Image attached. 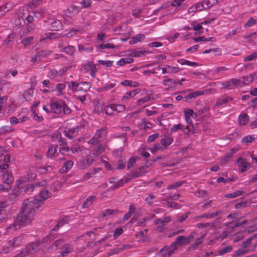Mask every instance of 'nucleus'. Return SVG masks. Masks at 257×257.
Returning <instances> with one entry per match:
<instances>
[{
	"label": "nucleus",
	"instance_id": "21",
	"mask_svg": "<svg viewBox=\"0 0 257 257\" xmlns=\"http://www.w3.org/2000/svg\"><path fill=\"white\" fill-rule=\"evenodd\" d=\"M79 7L76 6H71L65 12V15L68 17H72L77 15L80 11Z\"/></svg>",
	"mask_w": 257,
	"mask_h": 257
},
{
	"label": "nucleus",
	"instance_id": "31",
	"mask_svg": "<svg viewBox=\"0 0 257 257\" xmlns=\"http://www.w3.org/2000/svg\"><path fill=\"white\" fill-rule=\"evenodd\" d=\"M15 128L10 125H4L0 127V136L4 135L7 133L12 132Z\"/></svg>",
	"mask_w": 257,
	"mask_h": 257
},
{
	"label": "nucleus",
	"instance_id": "51",
	"mask_svg": "<svg viewBox=\"0 0 257 257\" xmlns=\"http://www.w3.org/2000/svg\"><path fill=\"white\" fill-rule=\"evenodd\" d=\"M104 111L107 115H113V110L111 104L106 105L104 108Z\"/></svg>",
	"mask_w": 257,
	"mask_h": 257
},
{
	"label": "nucleus",
	"instance_id": "18",
	"mask_svg": "<svg viewBox=\"0 0 257 257\" xmlns=\"http://www.w3.org/2000/svg\"><path fill=\"white\" fill-rule=\"evenodd\" d=\"M74 250L73 246L69 243H65L63 244V247L61 248L60 251L62 256L65 257L68 255L70 252H72Z\"/></svg>",
	"mask_w": 257,
	"mask_h": 257
},
{
	"label": "nucleus",
	"instance_id": "45",
	"mask_svg": "<svg viewBox=\"0 0 257 257\" xmlns=\"http://www.w3.org/2000/svg\"><path fill=\"white\" fill-rule=\"evenodd\" d=\"M184 116H190L194 118V116H197V114L194 112V111L190 108H186L184 110Z\"/></svg>",
	"mask_w": 257,
	"mask_h": 257
},
{
	"label": "nucleus",
	"instance_id": "19",
	"mask_svg": "<svg viewBox=\"0 0 257 257\" xmlns=\"http://www.w3.org/2000/svg\"><path fill=\"white\" fill-rule=\"evenodd\" d=\"M68 87L73 92L82 91L81 85L80 82L77 81H69L67 82Z\"/></svg>",
	"mask_w": 257,
	"mask_h": 257
},
{
	"label": "nucleus",
	"instance_id": "15",
	"mask_svg": "<svg viewBox=\"0 0 257 257\" xmlns=\"http://www.w3.org/2000/svg\"><path fill=\"white\" fill-rule=\"evenodd\" d=\"M59 153L57 150V147L50 146L47 152V156L49 158L55 160L59 155Z\"/></svg>",
	"mask_w": 257,
	"mask_h": 257
},
{
	"label": "nucleus",
	"instance_id": "17",
	"mask_svg": "<svg viewBox=\"0 0 257 257\" xmlns=\"http://www.w3.org/2000/svg\"><path fill=\"white\" fill-rule=\"evenodd\" d=\"M79 128L78 127H72L67 130H65L64 132V135L70 139L76 137L78 135Z\"/></svg>",
	"mask_w": 257,
	"mask_h": 257
},
{
	"label": "nucleus",
	"instance_id": "6",
	"mask_svg": "<svg viewBox=\"0 0 257 257\" xmlns=\"http://www.w3.org/2000/svg\"><path fill=\"white\" fill-rule=\"evenodd\" d=\"M196 236H197V233L195 232H191L187 237L183 235L178 236L176 238L175 241L173 242V243H174L176 247L177 245L180 246L185 245L190 243L193 238Z\"/></svg>",
	"mask_w": 257,
	"mask_h": 257
},
{
	"label": "nucleus",
	"instance_id": "22",
	"mask_svg": "<svg viewBox=\"0 0 257 257\" xmlns=\"http://www.w3.org/2000/svg\"><path fill=\"white\" fill-rule=\"evenodd\" d=\"M205 236L206 234L199 235L197 233V236L194 237L193 238L196 239L195 242L192 244V247L194 249H196V248H197L198 246L203 242L205 237Z\"/></svg>",
	"mask_w": 257,
	"mask_h": 257
},
{
	"label": "nucleus",
	"instance_id": "44",
	"mask_svg": "<svg viewBox=\"0 0 257 257\" xmlns=\"http://www.w3.org/2000/svg\"><path fill=\"white\" fill-rule=\"evenodd\" d=\"M257 22V20L254 19L253 18H250L247 22L244 25V28H247L251 27L254 25Z\"/></svg>",
	"mask_w": 257,
	"mask_h": 257
},
{
	"label": "nucleus",
	"instance_id": "29",
	"mask_svg": "<svg viewBox=\"0 0 257 257\" xmlns=\"http://www.w3.org/2000/svg\"><path fill=\"white\" fill-rule=\"evenodd\" d=\"M249 120V116L246 113H242L238 116L239 124L241 125H245Z\"/></svg>",
	"mask_w": 257,
	"mask_h": 257
},
{
	"label": "nucleus",
	"instance_id": "42",
	"mask_svg": "<svg viewBox=\"0 0 257 257\" xmlns=\"http://www.w3.org/2000/svg\"><path fill=\"white\" fill-rule=\"evenodd\" d=\"M39 57V60H41L43 58L48 56L50 55L51 52L48 50H43L37 53Z\"/></svg>",
	"mask_w": 257,
	"mask_h": 257
},
{
	"label": "nucleus",
	"instance_id": "11",
	"mask_svg": "<svg viewBox=\"0 0 257 257\" xmlns=\"http://www.w3.org/2000/svg\"><path fill=\"white\" fill-rule=\"evenodd\" d=\"M176 249L174 243H172L170 246H165L160 250V252L163 257H169Z\"/></svg>",
	"mask_w": 257,
	"mask_h": 257
},
{
	"label": "nucleus",
	"instance_id": "57",
	"mask_svg": "<svg viewBox=\"0 0 257 257\" xmlns=\"http://www.w3.org/2000/svg\"><path fill=\"white\" fill-rule=\"evenodd\" d=\"M98 63L100 64L105 66L107 67H110L113 65V61L109 60H99Z\"/></svg>",
	"mask_w": 257,
	"mask_h": 257
},
{
	"label": "nucleus",
	"instance_id": "1",
	"mask_svg": "<svg viewBox=\"0 0 257 257\" xmlns=\"http://www.w3.org/2000/svg\"><path fill=\"white\" fill-rule=\"evenodd\" d=\"M47 185V184L38 188L39 193L35 199H27L24 201L21 211L16 217L14 216L13 222L6 228L7 233H11L31 223L33 219L36 210L51 195V192L46 187Z\"/></svg>",
	"mask_w": 257,
	"mask_h": 257
},
{
	"label": "nucleus",
	"instance_id": "43",
	"mask_svg": "<svg viewBox=\"0 0 257 257\" xmlns=\"http://www.w3.org/2000/svg\"><path fill=\"white\" fill-rule=\"evenodd\" d=\"M180 63L182 65H188V66H192V67H195L198 66V64L197 63L194 62H191V61H188V60H181Z\"/></svg>",
	"mask_w": 257,
	"mask_h": 257
},
{
	"label": "nucleus",
	"instance_id": "46",
	"mask_svg": "<svg viewBox=\"0 0 257 257\" xmlns=\"http://www.w3.org/2000/svg\"><path fill=\"white\" fill-rule=\"evenodd\" d=\"M78 50L80 52H86L87 53H91L93 50V48L92 47L86 48L82 45H79Z\"/></svg>",
	"mask_w": 257,
	"mask_h": 257
},
{
	"label": "nucleus",
	"instance_id": "64",
	"mask_svg": "<svg viewBox=\"0 0 257 257\" xmlns=\"http://www.w3.org/2000/svg\"><path fill=\"white\" fill-rule=\"evenodd\" d=\"M123 232L121 228H116L114 231L113 237L115 239L117 238Z\"/></svg>",
	"mask_w": 257,
	"mask_h": 257
},
{
	"label": "nucleus",
	"instance_id": "63",
	"mask_svg": "<svg viewBox=\"0 0 257 257\" xmlns=\"http://www.w3.org/2000/svg\"><path fill=\"white\" fill-rule=\"evenodd\" d=\"M150 97L148 96H145L144 98H142L139 99L137 101V104L139 105H141L142 104L148 102L150 100Z\"/></svg>",
	"mask_w": 257,
	"mask_h": 257
},
{
	"label": "nucleus",
	"instance_id": "59",
	"mask_svg": "<svg viewBox=\"0 0 257 257\" xmlns=\"http://www.w3.org/2000/svg\"><path fill=\"white\" fill-rule=\"evenodd\" d=\"M125 166V163L123 161H120L118 162V164L117 166H113L112 167L113 170H120L124 168Z\"/></svg>",
	"mask_w": 257,
	"mask_h": 257
},
{
	"label": "nucleus",
	"instance_id": "47",
	"mask_svg": "<svg viewBox=\"0 0 257 257\" xmlns=\"http://www.w3.org/2000/svg\"><path fill=\"white\" fill-rule=\"evenodd\" d=\"M253 75L252 74H250L248 76L243 77V81L241 82L245 84H248L253 81Z\"/></svg>",
	"mask_w": 257,
	"mask_h": 257
},
{
	"label": "nucleus",
	"instance_id": "40",
	"mask_svg": "<svg viewBox=\"0 0 257 257\" xmlns=\"http://www.w3.org/2000/svg\"><path fill=\"white\" fill-rule=\"evenodd\" d=\"M162 84L164 86L171 87L173 85L177 84V81L172 79H164L162 81Z\"/></svg>",
	"mask_w": 257,
	"mask_h": 257
},
{
	"label": "nucleus",
	"instance_id": "50",
	"mask_svg": "<svg viewBox=\"0 0 257 257\" xmlns=\"http://www.w3.org/2000/svg\"><path fill=\"white\" fill-rule=\"evenodd\" d=\"M46 11L45 9L38 10L34 12V14L37 17H43L46 15Z\"/></svg>",
	"mask_w": 257,
	"mask_h": 257
},
{
	"label": "nucleus",
	"instance_id": "10",
	"mask_svg": "<svg viewBox=\"0 0 257 257\" xmlns=\"http://www.w3.org/2000/svg\"><path fill=\"white\" fill-rule=\"evenodd\" d=\"M37 176L35 169L33 168L30 169L27 172V177H22L20 179V185L24 182L32 181L36 178Z\"/></svg>",
	"mask_w": 257,
	"mask_h": 257
},
{
	"label": "nucleus",
	"instance_id": "3",
	"mask_svg": "<svg viewBox=\"0 0 257 257\" xmlns=\"http://www.w3.org/2000/svg\"><path fill=\"white\" fill-rule=\"evenodd\" d=\"M107 132L105 128H102L96 131L94 137L89 141V143L95 146V149L96 153H92L94 156H97L101 153L103 152L105 149V146L99 143L101 139L105 137Z\"/></svg>",
	"mask_w": 257,
	"mask_h": 257
},
{
	"label": "nucleus",
	"instance_id": "28",
	"mask_svg": "<svg viewBox=\"0 0 257 257\" xmlns=\"http://www.w3.org/2000/svg\"><path fill=\"white\" fill-rule=\"evenodd\" d=\"M139 91L138 89H135L132 91H129L126 92L125 95L122 97L121 99L123 101H125L127 99H130L136 96Z\"/></svg>",
	"mask_w": 257,
	"mask_h": 257
},
{
	"label": "nucleus",
	"instance_id": "12",
	"mask_svg": "<svg viewBox=\"0 0 257 257\" xmlns=\"http://www.w3.org/2000/svg\"><path fill=\"white\" fill-rule=\"evenodd\" d=\"M47 23L50 25V29L52 31H59L62 28V24L59 20L49 19Z\"/></svg>",
	"mask_w": 257,
	"mask_h": 257
},
{
	"label": "nucleus",
	"instance_id": "24",
	"mask_svg": "<svg viewBox=\"0 0 257 257\" xmlns=\"http://www.w3.org/2000/svg\"><path fill=\"white\" fill-rule=\"evenodd\" d=\"M23 239L24 237L23 236H17L9 241V246L13 247L19 246L22 243Z\"/></svg>",
	"mask_w": 257,
	"mask_h": 257
},
{
	"label": "nucleus",
	"instance_id": "52",
	"mask_svg": "<svg viewBox=\"0 0 257 257\" xmlns=\"http://www.w3.org/2000/svg\"><path fill=\"white\" fill-rule=\"evenodd\" d=\"M229 100V98L228 97H223L220 98L216 101L215 105L217 106L223 105L226 104Z\"/></svg>",
	"mask_w": 257,
	"mask_h": 257
},
{
	"label": "nucleus",
	"instance_id": "33",
	"mask_svg": "<svg viewBox=\"0 0 257 257\" xmlns=\"http://www.w3.org/2000/svg\"><path fill=\"white\" fill-rule=\"evenodd\" d=\"M134 61V59L132 57H125L120 59L116 63L117 65L122 66L125 64H130Z\"/></svg>",
	"mask_w": 257,
	"mask_h": 257
},
{
	"label": "nucleus",
	"instance_id": "30",
	"mask_svg": "<svg viewBox=\"0 0 257 257\" xmlns=\"http://www.w3.org/2000/svg\"><path fill=\"white\" fill-rule=\"evenodd\" d=\"M61 37H63V35L57 33H46L45 37L40 40H44L45 39H48L50 40L55 39Z\"/></svg>",
	"mask_w": 257,
	"mask_h": 257
},
{
	"label": "nucleus",
	"instance_id": "49",
	"mask_svg": "<svg viewBox=\"0 0 257 257\" xmlns=\"http://www.w3.org/2000/svg\"><path fill=\"white\" fill-rule=\"evenodd\" d=\"M183 182L182 181H179L177 182H175L173 183V184L169 185L167 187V189L170 190V189H176L177 188L179 187L183 184Z\"/></svg>",
	"mask_w": 257,
	"mask_h": 257
},
{
	"label": "nucleus",
	"instance_id": "5",
	"mask_svg": "<svg viewBox=\"0 0 257 257\" xmlns=\"http://www.w3.org/2000/svg\"><path fill=\"white\" fill-rule=\"evenodd\" d=\"M66 241V239H65L64 238H59L56 240L52 244H51L49 247H48L46 250H44V248H45L46 245L47 244H46L45 247H42L41 249H39V251L37 252L36 253H38L40 252L41 250H42V252L43 253H46L47 252H50V251H56L58 249H61V248L63 247V244H64V242ZM32 252V253H34L33 251H31L30 252Z\"/></svg>",
	"mask_w": 257,
	"mask_h": 257
},
{
	"label": "nucleus",
	"instance_id": "55",
	"mask_svg": "<svg viewBox=\"0 0 257 257\" xmlns=\"http://www.w3.org/2000/svg\"><path fill=\"white\" fill-rule=\"evenodd\" d=\"M115 86V83H108L102 87V90L104 91H108L113 88Z\"/></svg>",
	"mask_w": 257,
	"mask_h": 257
},
{
	"label": "nucleus",
	"instance_id": "61",
	"mask_svg": "<svg viewBox=\"0 0 257 257\" xmlns=\"http://www.w3.org/2000/svg\"><path fill=\"white\" fill-rule=\"evenodd\" d=\"M227 70V68L225 67H218L214 68V72L216 73L223 74Z\"/></svg>",
	"mask_w": 257,
	"mask_h": 257
},
{
	"label": "nucleus",
	"instance_id": "54",
	"mask_svg": "<svg viewBox=\"0 0 257 257\" xmlns=\"http://www.w3.org/2000/svg\"><path fill=\"white\" fill-rule=\"evenodd\" d=\"M35 29V25L33 24H30L27 25V31L23 32L22 33H20V37H22L25 35H26L28 34L29 32H30L32 30H33Z\"/></svg>",
	"mask_w": 257,
	"mask_h": 257
},
{
	"label": "nucleus",
	"instance_id": "34",
	"mask_svg": "<svg viewBox=\"0 0 257 257\" xmlns=\"http://www.w3.org/2000/svg\"><path fill=\"white\" fill-rule=\"evenodd\" d=\"M144 39L145 35L142 34H139L133 37L130 41V43L131 44H135Z\"/></svg>",
	"mask_w": 257,
	"mask_h": 257
},
{
	"label": "nucleus",
	"instance_id": "13",
	"mask_svg": "<svg viewBox=\"0 0 257 257\" xmlns=\"http://www.w3.org/2000/svg\"><path fill=\"white\" fill-rule=\"evenodd\" d=\"M160 143L165 148L170 146L173 142V138L168 133H166L161 136Z\"/></svg>",
	"mask_w": 257,
	"mask_h": 257
},
{
	"label": "nucleus",
	"instance_id": "4",
	"mask_svg": "<svg viewBox=\"0 0 257 257\" xmlns=\"http://www.w3.org/2000/svg\"><path fill=\"white\" fill-rule=\"evenodd\" d=\"M50 110L52 113L56 114H63L68 115L72 112L70 107L63 100H59L50 104Z\"/></svg>",
	"mask_w": 257,
	"mask_h": 257
},
{
	"label": "nucleus",
	"instance_id": "36",
	"mask_svg": "<svg viewBox=\"0 0 257 257\" xmlns=\"http://www.w3.org/2000/svg\"><path fill=\"white\" fill-rule=\"evenodd\" d=\"M100 170V168L95 169L85 174L83 177V180H87L94 175L97 172Z\"/></svg>",
	"mask_w": 257,
	"mask_h": 257
},
{
	"label": "nucleus",
	"instance_id": "39",
	"mask_svg": "<svg viewBox=\"0 0 257 257\" xmlns=\"http://www.w3.org/2000/svg\"><path fill=\"white\" fill-rule=\"evenodd\" d=\"M243 193V192L242 191H236L234 192L228 193L225 195V197L226 198H234L236 197H237L241 195H242Z\"/></svg>",
	"mask_w": 257,
	"mask_h": 257
},
{
	"label": "nucleus",
	"instance_id": "14",
	"mask_svg": "<svg viewBox=\"0 0 257 257\" xmlns=\"http://www.w3.org/2000/svg\"><path fill=\"white\" fill-rule=\"evenodd\" d=\"M46 184L47 181L45 180H43L42 181L37 182L34 184L27 186L26 188L25 189V192L26 193H29L30 192H32L35 189H38L40 187L44 186Z\"/></svg>",
	"mask_w": 257,
	"mask_h": 257
},
{
	"label": "nucleus",
	"instance_id": "25",
	"mask_svg": "<svg viewBox=\"0 0 257 257\" xmlns=\"http://www.w3.org/2000/svg\"><path fill=\"white\" fill-rule=\"evenodd\" d=\"M111 105L114 115L123 111L125 109V106L122 104H111Z\"/></svg>",
	"mask_w": 257,
	"mask_h": 257
},
{
	"label": "nucleus",
	"instance_id": "62",
	"mask_svg": "<svg viewBox=\"0 0 257 257\" xmlns=\"http://www.w3.org/2000/svg\"><path fill=\"white\" fill-rule=\"evenodd\" d=\"M77 30L75 29H71L68 33L63 35V37L70 38L73 36L76 35L77 34Z\"/></svg>",
	"mask_w": 257,
	"mask_h": 257
},
{
	"label": "nucleus",
	"instance_id": "58",
	"mask_svg": "<svg viewBox=\"0 0 257 257\" xmlns=\"http://www.w3.org/2000/svg\"><path fill=\"white\" fill-rule=\"evenodd\" d=\"M244 237V235L243 232H239L235 234L233 237L234 242H237L242 240Z\"/></svg>",
	"mask_w": 257,
	"mask_h": 257
},
{
	"label": "nucleus",
	"instance_id": "32",
	"mask_svg": "<svg viewBox=\"0 0 257 257\" xmlns=\"http://www.w3.org/2000/svg\"><path fill=\"white\" fill-rule=\"evenodd\" d=\"M60 51L65 53L69 55H72L75 51V48L73 46H68L60 49Z\"/></svg>",
	"mask_w": 257,
	"mask_h": 257
},
{
	"label": "nucleus",
	"instance_id": "26",
	"mask_svg": "<svg viewBox=\"0 0 257 257\" xmlns=\"http://www.w3.org/2000/svg\"><path fill=\"white\" fill-rule=\"evenodd\" d=\"M66 87V84L64 83H58L56 85L55 88L56 95L57 96H62L64 95L63 90Z\"/></svg>",
	"mask_w": 257,
	"mask_h": 257
},
{
	"label": "nucleus",
	"instance_id": "9",
	"mask_svg": "<svg viewBox=\"0 0 257 257\" xmlns=\"http://www.w3.org/2000/svg\"><path fill=\"white\" fill-rule=\"evenodd\" d=\"M242 82L240 80L236 78H232L230 80L221 83V88L223 89H234L241 85Z\"/></svg>",
	"mask_w": 257,
	"mask_h": 257
},
{
	"label": "nucleus",
	"instance_id": "38",
	"mask_svg": "<svg viewBox=\"0 0 257 257\" xmlns=\"http://www.w3.org/2000/svg\"><path fill=\"white\" fill-rule=\"evenodd\" d=\"M127 182V180H126L124 181L123 179H121L118 181L115 182L113 185H112L110 187V189H117L121 186H122L125 183Z\"/></svg>",
	"mask_w": 257,
	"mask_h": 257
},
{
	"label": "nucleus",
	"instance_id": "41",
	"mask_svg": "<svg viewBox=\"0 0 257 257\" xmlns=\"http://www.w3.org/2000/svg\"><path fill=\"white\" fill-rule=\"evenodd\" d=\"M166 67L168 68V73H177L179 71V68L176 66H171L169 65H166Z\"/></svg>",
	"mask_w": 257,
	"mask_h": 257
},
{
	"label": "nucleus",
	"instance_id": "27",
	"mask_svg": "<svg viewBox=\"0 0 257 257\" xmlns=\"http://www.w3.org/2000/svg\"><path fill=\"white\" fill-rule=\"evenodd\" d=\"M237 163L239 166V169L241 172H244L248 166V164L246 162L245 160L241 158H239L237 160Z\"/></svg>",
	"mask_w": 257,
	"mask_h": 257
},
{
	"label": "nucleus",
	"instance_id": "37",
	"mask_svg": "<svg viewBox=\"0 0 257 257\" xmlns=\"http://www.w3.org/2000/svg\"><path fill=\"white\" fill-rule=\"evenodd\" d=\"M33 92L34 91L32 89H29L26 90L24 92V97L27 101H30L33 97Z\"/></svg>",
	"mask_w": 257,
	"mask_h": 257
},
{
	"label": "nucleus",
	"instance_id": "8",
	"mask_svg": "<svg viewBox=\"0 0 257 257\" xmlns=\"http://www.w3.org/2000/svg\"><path fill=\"white\" fill-rule=\"evenodd\" d=\"M214 2V0H207L203 2V3H198L190 7L188 11L189 13H192L194 11H201L205 8V6H206L207 7H210L213 4Z\"/></svg>",
	"mask_w": 257,
	"mask_h": 257
},
{
	"label": "nucleus",
	"instance_id": "53",
	"mask_svg": "<svg viewBox=\"0 0 257 257\" xmlns=\"http://www.w3.org/2000/svg\"><path fill=\"white\" fill-rule=\"evenodd\" d=\"M257 57V52H254L250 55L245 56L243 60L244 62H247L253 60L254 58Z\"/></svg>",
	"mask_w": 257,
	"mask_h": 257
},
{
	"label": "nucleus",
	"instance_id": "2",
	"mask_svg": "<svg viewBox=\"0 0 257 257\" xmlns=\"http://www.w3.org/2000/svg\"><path fill=\"white\" fill-rule=\"evenodd\" d=\"M68 220L67 217H64L59 220L51 230L49 235L44 237L41 240L30 243L26 247V252L29 253L31 251H33L34 253H37L39 251V249L45 247L46 244H49L54 239L52 236L53 232L54 231H57L60 227L67 224Z\"/></svg>",
	"mask_w": 257,
	"mask_h": 257
},
{
	"label": "nucleus",
	"instance_id": "20",
	"mask_svg": "<svg viewBox=\"0 0 257 257\" xmlns=\"http://www.w3.org/2000/svg\"><path fill=\"white\" fill-rule=\"evenodd\" d=\"M93 159L90 156L82 158L80 161L79 165L82 169H85L91 164Z\"/></svg>",
	"mask_w": 257,
	"mask_h": 257
},
{
	"label": "nucleus",
	"instance_id": "48",
	"mask_svg": "<svg viewBox=\"0 0 257 257\" xmlns=\"http://www.w3.org/2000/svg\"><path fill=\"white\" fill-rule=\"evenodd\" d=\"M80 85H81L82 91L83 92L89 90L91 87L90 84L87 82H80Z\"/></svg>",
	"mask_w": 257,
	"mask_h": 257
},
{
	"label": "nucleus",
	"instance_id": "35",
	"mask_svg": "<svg viewBox=\"0 0 257 257\" xmlns=\"http://www.w3.org/2000/svg\"><path fill=\"white\" fill-rule=\"evenodd\" d=\"M96 199L95 196H91L88 197L86 200L82 204L83 208H87L90 206L92 203V201Z\"/></svg>",
	"mask_w": 257,
	"mask_h": 257
},
{
	"label": "nucleus",
	"instance_id": "56",
	"mask_svg": "<svg viewBox=\"0 0 257 257\" xmlns=\"http://www.w3.org/2000/svg\"><path fill=\"white\" fill-rule=\"evenodd\" d=\"M98 48L102 49H112L114 48V45L110 43L101 44L98 46Z\"/></svg>",
	"mask_w": 257,
	"mask_h": 257
},
{
	"label": "nucleus",
	"instance_id": "16",
	"mask_svg": "<svg viewBox=\"0 0 257 257\" xmlns=\"http://www.w3.org/2000/svg\"><path fill=\"white\" fill-rule=\"evenodd\" d=\"M3 182L7 184L9 187L12 184L14 181V177L11 172L6 171L2 175Z\"/></svg>",
	"mask_w": 257,
	"mask_h": 257
},
{
	"label": "nucleus",
	"instance_id": "23",
	"mask_svg": "<svg viewBox=\"0 0 257 257\" xmlns=\"http://www.w3.org/2000/svg\"><path fill=\"white\" fill-rule=\"evenodd\" d=\"M74 162L72 160H69L66 161L60 169V173H64L67 172L72 168Z\"/></svg>",
	"mask_w": 257,
	"mask_h": 257
},
{
	"label": "nucleus",
	"instance_id": "7",
	"mask_svg": "<svg viewBox=\"0 0 257 257\" xmlns=\"http://www.w3.org/2000/svg\"><path fill=\"white\" fill-rule=\"evenodd\" d=\"M81 71L83 73L88 74L92 78H94L96 71V68L94 63L92 61H90L82 65Z\"/></svg>",
	"mask_w": 257,
	"mask_h": 257
},
{
	"label": "nucleus",
	"instance_id": "60",
	"mask_svg": "<svg viewBox=\"0 0 257 257\" xmlns=\"http://www.w3.org/2000/svg\"><path fill=\"white\" fill-rule=\"evenodd\" d=\"M159 137V134L158 133L154 134L151 136H150L147 139V143H150L154 141L156 139H157Z\"/></svg>",
	"mask_w": 257,
	"mask_h": 257
}]
</instances>
